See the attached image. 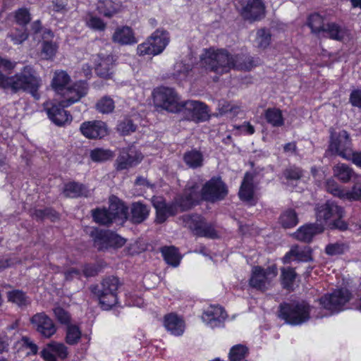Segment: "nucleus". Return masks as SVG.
I'll return each mask as SVG.
<instances>
[{
    "label": "nucleus",
    "mask_w": 361,
    "mask_h": 361,
    "mask_svg": "<svg viewBox=\"0 0 361 361\" xmlns=\"http://www.w3.org/2000/svg\"><path fill=\"white\" fill-rule=\"evenodd\" d=\"M200 63L206 70L223 75L231 69L250 71L261 64V59L246 54L232 55L226 49L210 47L204 49Z\"/></svg>",
    "instance_id": "1"
},
{
    "label": "nucleus",
    "mask_w": 361,
    "mask_h": 361,
    "mask_svg": "<svg viewBox=\"0 0 361 361\" xmlns=\"http://www.w3.org/2000/svg\"><path fill=\"white\" fill-rule=\"evenodd\" d=\"M154 106L170 112L182 111L190 121H204L209 118L208 107L202 102L190 100L183 103L176 92H153Z\"/></svg>",
    "instance_id": "2"
},
{
    "label": "nucleus",
    "mask_w": 361,
    "mask_h": 361,
    "mask_svg": "<svg viewBox=\"0 0 361 361\" xmlns=\"http://www.w3.org/2000/svg\"><path fill=\"white\" fill-rule=\"evenodd\" d=\"M228 188L220 178L214 177L201 188L194 180L190 181L178 203L182 209H189L200 200L214 202L225 198Z\"/></svg>",
    "instance_id": "3"
},
{
    "label": "nucleus",
    "mask_w": 361,
    "mask_h": 361,
    "mask_svg": "<svg viewBox=\"0 0 361 361\" xmlns=\"http://www.w3.org/2000/svg\"><path fill=\"white\" fill-rule=\"evenodd\" d=\"M85 94L83 92H57L56 100L59 104H53L51 107H47L46 111L49 118L57 126H65L71 123V115L64 109L80 100Z\"/></svg>",
    "instance_id": "4"
},
{
    "label": "nucleus",
    "mask_w": 361,
    "mask_h": 361,
    "mask_svg": "<svg viewBox=\"0 0 361 361\" xmlns=\"http://www.w3.org/2000/svg\"><path fill=\"white\" fill-rule=\"evenodd\" d=\"M351 298V293L346 288L336 289L325 294L319 299V305L326 312L320 310L315 314V317L322 318L343 310Z\"/></svg>",
    "instance_id": "5"
},
{
    "label": "nucleus",
    "mask_w": 361,
    "mask_h": 361,
    "mask_svg": "<svg viewBox=\"0 0 361 361\" xmlns=\"http://www.w3.org/2000/svg\"><path fill=\"white\" fill-rule=\"evenodd\" d=\"M310 314L315 317L317 312L314 307H311L304 301L280 305V317L291 325H299L307 322L310 317Z\"/></svg>",
    "instance_id": "6"
},
{
    "label": "nucleus",
    "mask_w": 361,
    "mask_h": 361,
    "mask_svg": "<svg viewBox=\"0 0 361 361\" xmlns=\"http://www.w3.org/2000/svg\"><path fill=\"white\" fill-rule=\"evenodd\" d=\"M170 42L169 32L158 28L150 36L137 47V54L140 56L152 57L161 54Z\"/></svg>",
    "instance_id": "7"
},
{
    "label": "nucleus",
    "mask_w": 361,
    "mask_h": 361,
    "mask_svg": "<svg viewBox=\"0 0 361 361\" xmlns=\"http://www.w3.org/2000/svg\"><path fill=\"white\" fill-rule=\"evenodd\" d=\"M109 203V210L104 208L92 210V217L96 223L109 225L117 219L124 220L128 218L127 207L118 197H110Z\"/></svg>",
    "instance_id": "8"
},
{
    "label": "nucleus",
    "mask_w": 361,
    "mask_h": 361,
    "mask_svg": "<svg viewBox=\"0 0 361 361\" xmlns=\"http://www.w3.org/2000/svg\"><path fill=\"white\" fill-rule=\"evenodd\" d=\"M12 78L13 90H38L42 83L40 77L30 65L25 66Z\"/></svg>",
    "instance_id": "9"
},
{
    "label": "nucleus",
    "mask_w": 361,
    "mask_h": 361,
    "mask_svg": "<svg viewBox=\"0 0 361 361\" xmlns=\"http://www.w3.org/2000/svg\"><path fill=\"white\" fill-rule=\"evenodd\" d=\"M236 10L244 20L250 23L262 20L266 14L263 0H237Z\"/></svg>",
    "instance_id": "10"
},
{
    "label": "nucleus",
    "mask_w": 361,
    "mask_h": 361,
    "mask_svg": "<svg viewBox=\"0 0 361 361\" xmlns=\"http://www.w3.org/2000/svg\"><path fill=\"white\" fill-rule=\"evenodd\" d=\"M329 150L345 159H350L353 148L349 134L345 130L331 133Z\"/></svg>",
    "instance_id": "11"
},
{
    "label": "nucleus",
    "mask_w": 361,
    "mask_h": 361,
    "mask_svg": "<svg viewBox=\"0 0 361 361\" xmlns=\"http://www.w3.org/2000/svg\"><path fill=\"white\" fill-rule=\"evenodd\" d=\"M91 236L93 238L94 246L98 250L121 247L126 243L124 238L110 231L94 228L91 231Z\"/></svg>",
    "instance_id": "12"
},
{
    "label": "nucleus",
    "mask_w": 361,
    "mask_h": 361,
    "mask_svg": "<svg viewBox=\"0 0 361 361\" xmlns=\"http://www.w3.org/2000/svg\"><path fill=\"white\" fill-rule=\"evenodd\" d=\"M276 275L277 270L275 266L269 267L267 269L255 267L252 271L250 285L255 288L266 290L271 286Z\"/></svg>",
    "instance_id": "13"
},
{
    "label": "nucleus",
    "mask_w": 361,
    "mask_h": 361,
    "mask_svg": "<svg viewBox=\"0 0 361 361\" xmlns=\"http://www.w3.org/2000/svg\"><path fill=\"white\" fill-rule=\"evenodd\" d=\"M184 226L200 236L214 238L216 233L214 228L204 221L203 219L197 215H185L183 217Z\"/></svg>",
    "instance_id": "14"
},
{
    "label": "nucleus",
    "mask_w": 361,
    "mask_h": 361,
    "mask_svg": "<svg viewBox=\"0 0 361 361\" xmlns=\"http://www.w3.org/2000/svg\"><path fill=\"white\" fill-rule=\"evenodd\" d=\"M31 324L37 333L42 337L49 338L54 336L57 330L53 320L45 313H37L30 319Z\"/></svg>",
    "instance_id": "15"
},
{
    "label": "nucleus",
    "mask_w": 361,
    "mask_h": 361,
    "mask_svg": "<svg viewBox=\"0 0 361 361\" xmlns=\"http://www.w3.org/2000/svg\"><path fill=\"white\" fill-rule=\"evenodd\" d=\"M317 222L324 226L329 225L332 221L339 219L343 216V209L334 202H327L317 209Z\"/></svg>",
    "instance_id": "16"
},
{
    "label": "nucleus",
    "mask_w": 361,
    "mask_h": 361,
    "mask_svg": "<svg viewBox=\"0 0 361 361\" xmlns=\"http://www.w3.org/2000/svg\"><path fill=\"white\" fill-rule=\"evenodd\" d=\"M40 354L44 361H63L68 356V348L62 343L52 341L46 345Z\"/></svg>",
    "instance_id": "17"
},
{
    "label": "nucleus",
    "mask_w": 361,
    "mask_h": 361,
    "mask_svg": "<svg viewBox=\"0 0 361 361\" xmlns=\"http://www.w3.org/2000/svg\"><path fill=\"white\" fill-rule=\"evenodd\" d=\"M226 313L221 306L211 305L202 315V322L210 328L219 327L226 318Z\"/></svg>",
    "instance_id": "18"
},
{
    "label": "nucleus",
    "mask_w": 361,
    "mask_h": 361,
    "mask_svg": "<svg viewBox=\"0 0 361 361\" xmlns=\"http://www.w3.org/2000/svg\"><path fill=\"white\" fill-rule=\"evenodd\" d=\"M142 154L133 148L123 149L116 159V169L124 170L133 167L142 161Z\"/></svg>",
    "instance_id": "19"
},
{
    "label": "nucleus",
    "mask_w": 361,
    "mask_h": 361,
    "mask_svg": "<svg viewBox=\"0 0 361 361\" xmlns=\"http://www.w3.org/2000/svg\"><path fill=\"white\" fill-rule=\"evenodd\" d=\"M80 131L87 138H102L107 134V128L102 121H88L81 125Z\"/></svg>",
    "instance_id": "20"
},
{
    "label": "nucleus",
    "mask_w": 361,
    "mask_h": 361,
    "mask_svg": "<svg viewBox=\"0 0 361 361\" xmlns=\"http://www.w3.org/2000/svg\"><path fill=\"white\" fill-rule=\"evenodd\" d=\"M323 32L327 34V37L330 39L344 42L351 39L352 35L350 30L345 27H342L336 22L328 23Z\"/></svg>",
    "instance_id": "21"
},
{
    "label": "nucleus",
    "mask_w": 361,
    "mask_h": 361,
    "mask_svg": "<svg viewBox=\"0 0 361 361\" xmlns=\"http://www.w3.org/2000/svg\"><path fill=\"white\" fill-rule=\"evenodd\" d=\"M164 324L166 329L173 336H180L185 329L184 320L176 314H169L165 316Z\"/></svg>",
    "instance_id": "22"
},
{
    "label": "nucleus",
    "mask_w": 361,
    "mask_h": 361,
    "mask_svg": "<svg viewBox=\"0 0 361 361\" xmlns=\"http://www.w3.org/2000/svg\"><path fill=\"white\" fill-rule=\"evenodd\" d=\"M112 41L121 45H133L137 42L133 30L127 25L116 29L112 36Z\"/></svg>",
    "instance_id": "23"
},
{
    "label": "nucleus",
    "mask_w": 361,
    "mask_h": 361,
    "mask_svg": "<svg viewBox=\"0 0 361 361\" xmlns=\"http://www.w3.org/2000/svg\"><path fill=\"white\" fill-rule=\"evenodd\" d=\"M97 56L99 61L95 67V71L100 77L108 78L111 74V70L114 67L116 59L111 53L100 52Z\"/></svg>",
    "instance_id": "24"
},
{
    "label": "nucleus",
    "mask_w": 361,
    "mask_h": 361,
    "mask_svg": "<svg viewBox=\"0 0 361 361\" xmlns=\"http://www.w3.org/2000/svg\"><path fill=\"white\" fill-rule=\"evenodd\" d=\"M309 262L312 260V252L309 247L293 246L283 258V263L291 261Z\"/></svg>",
    "instance_id": "25"
},
{
    "label": "nucleus",
    "mask_w": 361,
    "mask_h": 361,
    "mask_svg": "<svg viewBox=\"0 0 361 361\" xmlns=\"http://www.w3.org/2000/svg\"><path fill=\"white\" fill-rule=\"evenodd\" d=\"M181 197L182 196L178 197L176 200L174 206L167 205L164 202L161 200L154 202V206L157 211V222L162 223L166 219L168 216L175 214L177 212V207H178L181 211L185 210L182 209L179 204L177 202Z\"/></svg>",
    "instance_id": "26"
},
{
    "label": "nucleus",
    "mask_w": 361,
    "mask_h": 361,
    "mask_svg": "<svg viewBox=\"0 0 361 361\" xmlns=\"http://www.w3.org/2000/svg\"><path fill=\"white\" fill-rule=\"evenodd\" d=\"M323 231L322 224H308L300 226L293 235L300 241L310 242L313 236Z\"/></svg>",
    "instance_id": "27"
},
{
    "label": "nucleus",
    "mask_w": 361,
    "mask_h": 361,
    "mask_svg": "<svg viewBox=\"0 0 361 361\" xmlns=\"http://www.w3.org/2000/svg\"><path fill=\"white\" fill-rule=\"evenodd\" d=\"M150 209L149 206L140 202H136L130 207V220L135 224H140L148 217Z\"/></svg>",
    "instance_id": "28"
},
{
    "label": "nucleus",
    "mask_w": 361,
    "mask_h": 361,
    "mask_svg": "<svg viewBox=\"0 0 361 361\" xmlns=\"http://www.w3.org/2000/svg\"><path fill=\"white\" fill-rule=\"evenodd\" d=\"M254 187H253V176L251 173H247L244 176L240 190V198L251 204L253 201Z\"/></svg>",
    "instance_id": "29"
},
{
    "label": "nucleus",
    "mask_w": 361,
    "mask_h": 361,
    "mask_svg": "<svg viewBox=\"0 0 361 361\" xmlns=\"http://www.w3.org/2000/svg\"><path fill=\"white\" fill-rule=\"evenodd\" d=\"M334 176L343 183H348L350 180H355L357 175L353 170L345 164H338L334 169Z\"/></svg>",
    "instance_id": "30"
},
{
    "label": "nucleus",
    "mask_w": 361,
    "mask_h": 361,
    "mask_svg": "<svg viewBox=\"0 0 361 361\" xmlns=\"http://www.w3.org/2000/svg\"><path fill=\"white\" fill-rule=\"evenodd\" d=\"M71 81V78L66 71L56 70L51 81V86L53 90H64Z\"/></svg>",
    "instance_id": "31"
},
{
    "label": "nucleus",
    "mask_w": 361,
    "mask_h": 361,
    "mask_svg": "<svg viewBox=\"0 0 361 361\" xmlns=\"http://www.w3.org/2000/svg\"><path fill=\"white\" fill-rule=\"evenodd\" d=\"M194 71L195 67L190 63L180 61L175 63L173 75L176 79L185 80L189 79L192 75Z\"/></svg>",
    "instance_id": "32"
},
{
    "label": "nucleus",
    "mask_w": 361,
    "mask_h": 361,
    "mask_svg": "<svg viewBox=\"0 0 361 361\" xmlns=\"http://www.w3.org/2000/svg\"><path fill=\"white\" fill-rule=\"evenodd\" d=\"M307 25L311 29V32L315 35H319L325 29L324 18L318 12H314L308 16Z\"/></svg>",
    "instance_id": "33"
},
{
    "label": "nucleus",
    "mask_w": 361,
    "mask_h": 361,
    "mask_svg": "<svg viewBox=\"0 0 361 361\" xmlns=\"http://www.w3.org/2000/svg\"><path fill=\"white\" fill-rule=\"evenodd\" d=\"M118 4L116 0H98L97 10L105 17H111L117 13Z\"/></svg>",
    "instance_id": "34"
},
{
    "label": "nucleus",
    "mask_w": 361,
    "mask_h": 361,
    "mask_svg": "<svg viewBox=\"0 0 361 361\" xmlns=\"http://www.w3.org/2000/svg\"><path fill=\"white\" fill-rule=\"evenodd\" d=\"M162 256L166 262L173 267L179 265L181 256L178 250L173 246H165L161 249Z\"/></svg>",
    "instance_id": "35"
},
{
    "label": "nucleus",
    "mask_w": 361,
    "mask_h": 361,
    "mask_svg": "<svg viewBox=\"0 0 361 361\" xmlns=\"http://www.w3.org/2000/svg\"><path fill=\"white\" fill-rule=\"evenodd\" d=\"M63 193L66 197L74 198L80 196H87L88 192L82 184L70 182L64 185Z\"/></svg>",
    "instance_id": "36"
},
{
    "label": "nucleus",
    "mask_w": 361,
    "mask_h": 361,
    "mask_svg": "<svg viewBox=\"0 0 361 361\" xmlns=\"http://www.w3.org/2000/svg\"><path fill=\"white\" fill-rule=\"evenodd\" d=\"M118 287V279L116 277H108L103 280L97 295H117L116 291Z\"/></svg>",
    "instance_id": "37"
},
{
    "label": "nucleus",
    "mask_w": 361,
    "mask_h": 361,
    "mask_svg": "<svg viewBox=\"0 0 361 361\" xmlns=\"http://www.w3.org/2000/svg\"><path fill=\"white\" fill-rule=\"evenodd\" d=\"M183 159L185 164L192 169L200 167L203 164L202 153L195 149L186 152L184 154Z\"/></svg>",
    "instance_id": "38"
},
{
    "label": "nucleus",
    "mask_w": 361,
    "mask_h": 361,
    "mask_svg": "<svg viewBox=\"0 0 361 361\" xmlns=\"http://www.w3.org/2000/svg\"><path fill=\"white\" fill-rule=\"evenodd\" d=\"M327 192L342 200H346L347 188L341 186L335 180L328 179L326 182Z\"/></svg>",
    "instance_id": "39"
},
{
    "label": "nucleus",
    "mask_w": 361,
    "mask_h": 361,
    "mask_svg": "<svg viewBox=\"0 0 361 361\" xmlns=\"http://www.w3.org/2000/svg\"><path fill=\"white\" fill-rule=\"evenodd\" d=\"M13 18L16 23L21 27H26L32 19L30 10L25 7L16 10L13 13Z\"/></svg>",
    "instance_id": "40"
},
{
    "label": "nucleus",
    "mask_w": 361,
    "mask_h": 361,
    "mask_svg": "<svg viewBox=\"0 0 361 361\" xmlns=\"http://www.w3.org/2000/svg\"><path fill=\"white\" fill-rule=\"evenodd\" d=\"M280 224L285 228L295 226L298 223V216L293 209L283 212L280 216Z\"/></svg>",
    "instance_id": "41"
},
{
    "label": "nucleus",
    "mask_w": 361,
    "mask_h": 361,
    "mask_svg": "<svg viewBox=\"0 0 361 361\" xmlns=\"http://www.w3.org/2000/svg\"><path fill=\"white\" fill-rule=\"evenodd\" d=\"M271 34L270 30L267 27H262L257 31L256 42L257 47L261 49L267 48L271 44Z\"/></svg>",
    "instance_id": "42"
},
{
    "label": "nucleus",
    "mask_w": 361,
    "mask_h": 361,
    "mask_svg": "<svg viewBox=\"0 0 361 361\" xmlns=\"http://www.w3.org/2000/svg\"><path fill=\"white\" fill-rule=\"evenodd\" d=\"M265 117L267 122L273 126L278 127L283 125L284 121L281 111L278 109H268L266 111Z\"/></svg>",
    "instance_id": "43"
},
{
    "label": "nucleus",
    "mask_w": 361,
    "mask_h": 361,
    "mask_svg": "<svg viewBox=\"0 0 361 361\" xmlns=\"http://www.w3.org/2000/svg\"><path fill=\"white\" fill-rule=\"evenodd\" d=\"M348 250V246L346 243L336 241L330 243L325 247V253L329 256H336L344 254Z\"/></svg>",
    "instance_id": "44"
},
{
    "label": "nucleus",
    "mask_w": 361,
    "mask_h": 361,
    "mask_svg": "<svg viewBox=\"0 0 361 361\" xmlns=\"http://www.w3.org/2000/svg\"><path fill=\"white\" fill-rule=\"evenodd\" d=\"M29 34L26 27L21 28H15L8 34V37L11 39L14 44H20L27 39Z\"/></svg>",
    "instance_id": "45"
},
{
    "label": "nucleus",
    "mask_w": 361,
    "mask_h": 361,
    "mask_svg": "<svg viewBox=\"0 0 361 361\" xmlns=\"http://www.w3.org/2000/svg\"><path fill=\"white\" fill-rule=\"evenodd\" d=\"M81 335V331L78 326L69 324L66 329V341L69 345H75L80 341Z\"/></svg>",
    "instance_id": "46"
},
{
    "label": "nucleus",
    "mask_w": 361,
    "mask_h": 361,
    "mask_svg": "<svg viewBox=\"0 0 361 361\" xmlns=\"http://www.w3.org/2000/svg\"><path fill=\"white\" fill-rule=\"evenodd\" d=\"M113 152L106 149L96 148L91 151L90 157L93 161L95 162H103L113 158Z\"/></svg>",
    "instance_id": "47"
},
{
    "label": "nucleus",
    "mask_w": 361,
    "mask_h": 361,
    "mask_svg": "<svg viewBox=\"0 0 361 361\" xmlns=\"http://www.w3.org/2000/svg\"><path fill=\"white\" fill-rule=\"evenodd\" d=\"M8 300L16 304L19 307L26 306L29 303V300L25 294L19 290H13L8 293Z\"/></svg>",
    "instance_id": "48"
},
{
    "label": "nucleus",
    "mask_w": 361,
    "mask_h": 361,
    "mask_svg": "<svg viewBox=\"0 0 361 361\" xmlns=\"http://www.w3.org/2000/svg\"><path fill=\"white\" fill-rule=\"evenodd\" d=\"M56 43L49 40H44L42 44V54L47 60H53L58 50Z\"/></svg>",
    "instance_id": "49"
},
{
    "label": "nucleus",
    "mask_w": 361,
    "mask_h": 361,
    "mask_svg": "<svg viewBox=\"0 0 361 361\" xmlns=\"http://www.w3.org/2000/svg\"><path fill=\"white\" fill-rule=\"evenodd\" d=\"M248 350L243 345H235L231 348L229 352L230 361H240L247 355Z\"/></svg>",
    "instance_id": "50"
},
{
    "label": "nucleus",
    "mask_w": 361,
    "mask_h": 361,
    "mask_svg": "<svg viewBox=\"0 0 361 361\" xmlns=\"http://www.w3.org/2000/svg\"><path fill=\"white\" fill-rule=\"evenodd\" d=\"M114 102L113 99L109 97L102 98L96 105L97 109L102 114H109L114 109Z\"/></svg>",
    "instance_id": "51"
},
{
    "label": "nucleus",
    "mask_w": 361,
    "mask_h": 361,
    "mask_svg": "<svg viewBox=\"0 0 361 361\" xmlns=\"http://www.w3.org/2000/svg\"><path fill=\"white\" fill-rule=\"evenodd\" d=\"M354 185L351 190L347 189L346 200L350 201L361 200V182L360 177L354 180Z\"/></svg>",
    "instance_id": "52"
},
{
    "label": "nucleus",
    "mask_w": 361,
    "mask_h": 361,
    "mask_svg": "<svg viewBox=\"0 0 361 361\" xmlns=\"http://www.w3.org/2000/svg\"><path fill=\"white\" fill-rule=\"evenodd\" d=\"M296 274L293 269L288 267L281 269V280L283 286L286 288H290L294 280L295 279Z\"/></svg>",
    "instance_id": "53"
},
{
    "label": "nucleus",
    "mask_w": 361,
    "mask_h": 361,
    "mask_svg": "<svg viewBox=\"0 0 361 361\" xmlns=\"http://www.w3.org/2000/svg\"><path fill=\"white\" fill-rule=\"evenodd\" d=\"M101 307L103 310H108L114 307L118 301L117 295H97Z\"/></svg>",
    "instance_id": "54"
},
{
    "label": "nucleus",
    "mask_w": 361,
    "mask_h": 361,
    "mask_svg": "<svg viewBox=\"0 0 361 361\" xmlns=\"http://www.w3.org/2000/svg\"><path fill=\"white\" fill-rule=\"evenodd\" d=\"M136 126L133 123L130 118H125L120 121L117 126V130L123 135H127L131 133L135 132Z\"/></svg>",
    "instance_id": "55"
},
{
    "label": "nucleus",
    "mask_w": 361,
    "mask_h": 361,
    "mask_svg": "<svg viewBox=\"0 0 361 361\" xmlns=\"http://www.w3.org/2000/svg\"><path fill=\"white\" fill-rule=\"evenodd\" d=\"M54 314L57 321L61 324L69 325L71 317L70 314L61 307H56L54 310Z\"/></svg>",
    "instance_id": "56"
},
{
    "label": "nucleus",
    "mask_w": 361,
    "mask_h": 361,
    "mask_svg": "<svg viewBox=\"0 0 361 361\" xmlns=\"http://www.w3.org/2000/svg\"><path fill=\"white\" fill-rule=\"evenodd\" d=\"M88 27L94 30L102 31L106 28V24L102 19L97 16H92L87 23Z\"/></svg>",
    "instance_id": "57"
},
{
    "label": "nucleus",
    "mask_w": 361,
    "mask_h": 361,
    "mask_svg": "<svg viewBox=\"0 0 361 361\" xmlns=\"http://www.w3.org/2000/svg\"><path fill=\"white\" fill-rule=\"evenodd\" d=\"M284 176L288 180H297L302 176V171L299 168L291 167L286 170Z\"/></svg>",
    "instance_id": "58"
},
{
    "label": "nucleus",
    "mask_w": 361,
    "mask_h": 361,
    "mask_svg": "<svg viewBox=\"0 0 361 361\" xmlns=\"http://www.w3.org/2000/svg\"><path fill=\"white\" fill-rule=\"evenodd\" d=\"M53 11L56 13H62L67 10L68 0H52Z\"/></svg>",
    "instance_id": "59"
},
{
    "label": "nucleus",
    "mask_w": 361,
    "mask_h": 361,
    "mask_svg": "<svg viewBox=\"0 0 361 361\" xmlns=\"http://www.w3.org/2000/svg\"><path fill=\"white\" fill-rule=\"evenodd\" d=\"M12 76H6L0 71V89L11 88L13 90Z\"/></svg>",
    "instance_id": "60"
},
{
    "label": "nucleus",
    "mask_w": 361,
    "mask_h": 361,
    "mask_svg": "<svg viewBox=\"0 0 361 361\" xmlns=\"http://www.w3.org/2000/svg\"><path fill=\"white\" fill-rule=\"evenodd\" d=\"M350 99L353 106L361 107V92H352Z\"/></svg>",
    "instance_id": "61"
},
{
    "label": "nucleus",
    "mask_w": 361,
    "mask_h": 361,
    "mask_svg": "<svg viewBox=\"0 0 361 361\" xmlns=\"http://www.w3.org/2000/svg\"><path fill=\"white\" fill-rule=\"evenodd\" d=\"M238 129L240 130V133L246 135H252L255 133L254 127L249 123H244Z\"/></svg>",
    "instance_id": "62"
},
{
    "label": "nucleus",
    "mask_w": 361,
    "mask_h": 361,
    "mask_svg": "<svg viewBox=\"0 0 361 361\" xmlns=\"http://www.w3.org/2000/svg\"><path fill=\"white\" fill-rule=\"evenodd\" d=\"M88 89L87 82L85 80H80L77 82L74 86L68 87L66 90H87Z\"/></svg>",
    "instance_id": "63"
},
{
    "label": "nucleus",
    "mask_w": 361,
    "mask_h": 361,
    "mask_svg": "<svg viewBox=\"0 0 361 361\" xmlns=\"http://www.w3.org/2000/svg\"><path fill=\"white\" fill-rule=\"evenodd\" d=\"M329 226H331L342 231H344L347 228V224L341 220V217L332 221L329 224Z\"/></svg>",
    "instance_id": "64"
}]
</instances>
